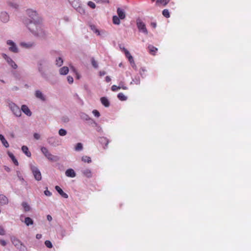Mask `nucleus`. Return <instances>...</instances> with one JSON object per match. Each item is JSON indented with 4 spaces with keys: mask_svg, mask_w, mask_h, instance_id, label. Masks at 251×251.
Returning <instances> with one entry per match:
<instances>
[{
    "mask_svg": "<svg viewBox=\"0 0 251 251\" xmlns=\"http://www.w3.org/2000/svg\"><path fill=\"white\" fill-rule=\"evenodd\" d=\"M26 12L32 20L30 21L29 24L27 23L26 21H25V24H26V26L31 32L38 35L41 29V25L39 23V17L36 11L32 9H27Z\"/></svg>",
    "mask_w": 251,
    "mask_h": 251,
    "instance_id": "obj_1",
    "label": "nucleus"
},
{
    "mask_svg": "<svg viewBox=\"0 0 251 251\" xmlns=\"http://www.w3.org/2000/svg\"><path fill=\"white\" fill-rule=\"evenodd\" d=\"M41 150L42 153L44 154V155L49 160L52 161H56L58 160V157L51 154L46 148L42 147Z\"/></svg>",
    "mask_w": 251,
    "mask_h": 251,
    "instance_id": "obj_2",
    "label": "nucleus"
},
{
    "mask_svg": "<svg viewBox=\"0 0 251 251\" xmlns=\"http://www.w3.org/2000/svg\"><path fill=\"white\" fill-rule=\"evenodd\" d=\"M9 106L15 115L17 117H20L21 115V110L14 103H10Z\"/></svg>",
    "mask_w": 251,
    "mask_h": 251,
    "instance_id": "obj_3",
    "label": "nucleus"
},
{
    "mask_svg": "<svg viewBox=\"0 0 251 251\" xmlns=\"http://www.w3.org/2000/svg\"><path fill=\"white\" fill-rule=\"evenodd\" d=\"M136 24L139 30L147 35L148 32L145 24L140 19L137 20Z\"/></svg>",
    "mask_w": 251,
    "mask_h": 251,
    "instance_id": "obj_4",
    "label": "nucleus"
},
{
    "mask_svg": "<svg viewBox=\"0 0 251 251\" xmlns=\"http://www.w3.org/2000/svg\"><path fill=\"white\" fill-rule=\"evenodd\" d=\"M31 170L35 179L38 181L41 180L42 176L39 169L35 167H32L31 168Z\"/></svg>",
    "mask_w": 251,
    "mask_h": 251,
    "instance_id": "obj_5",
    "label": "nucleus"
},
{
    "mask_svg": "<svg viewBox=\"0 0 251 251\" xmlns=\"http://www.w3.org/2000/svg\"><path fill=\"white\" fill-rule=\"evenodd\" d=\"M123 51H124L126 57L128 58V61H129L131 65L133 67L135 66V63L134 61L133 58L132 56L130 54V52L125 48H123Z\"/></svg>",
    "mask_w": 251,
    "mask_h": 251,
    "instance_id": "obj_6",
    "label": "nucleus"
},
{
    "mask_svg": "<svg viewBox=\"0 0 251 251\" xmlns=\"http://www.w3.org/2000/svg\"><path fill=\"white\" fill-rule=\"evenodd\" d=\"M7 44L10 46L9 47V50L13 52H17L18 49L15 44V43L11 40H8L7 41Z\"/></svg>",
    "mask_w": 251,
    "mask_h": 251,
    "instance_id": "obj_7",
    "label": "nucleus"
},
{
    "mask_svg": "<svg viewBox=\"0 0 251 251\" xmlns=\"http://www.w3.org/2000/svg\"><path fill=\"white\" fill-rule=\"evenodd\" d=\"M99 142L102 146H103L104 149H105V148L107 147L109 143L108 140L104 137H100L99 139Z\"/></svg>",
    "mask_w": 251,
    "mask_h": 251,
    "instance_id": "obj_8",
    "label": "nucleus"
},
{
    "mask_svg": "<svg viewBox=\"0 0 251 251\" xmlns=\"http://www.w3.org/2000/svg\"><path fill=\"white\" fill-rule=\"evenodd\" d=\"M65 175L68 177H75L76 176V174L74 170L72 169H69L65 172Z\"/></svg>",
    "mask_w": 251,
    "mask_h": 251,
    "instance_id": "obj_9",
    "label": "nucleus"
},
{
    "mask_svg": "<svg viewBox=\"0 0 251 251\" xmlns=\"http://www.w3.org/2000/svg\"><path fill=\"white\" fill-rule=\"evenodd\" d=\"M55 189L62 197L64 198H68V195L66 193L64 192L59 186H56Z\"/></svg>",
    "mask_w": 251,
    "mask_h": 251,
    "instance_id": "obj_10",
    "label": "nucleus"
},
{
    "mask_svg": "<svg viewBox=\"0 0 251 251\" xmlns=\"http://www.w3.org/2000/svg\"><path fill=\"white\" fill-rule=\"evenodd\" d=\"M21 110L23 111L24 113H25L26 115L27 116H31V112L28 108V107L25 105H23L22 106Z\"/></svg>",
    "mask_w": 251,
    "mask_h": 251,
    "instance_id": "obj_11",
    "label": "nucleus"
},
{
    "mask_svg": "<svg viewBox=\"0 0 251 251\" xmlns=\"http://www.w3.org/2000/svg\"><path fill=\"white\" fill-rule=\"evenodd\" d=\"M1 21L3 23H6L9 20V16L6 12H2L0 15Z\"/></svg>",
    "mask_w": 251,
    "mask_h": 251,
    "instance_id": "obj_12",
    "label": "nucleus"
},
{
    "mask_svg": "<svg viewBox=\"0 0 251 251\" xmlns=\"http://www.w3.org/2000/svg\"><path fill=\"white\" fill-rule=\"evenodd\" d=\"M117 14L120 19H124L126 17V15L124 11L120 8L117 9Z\"/></svg>",
    "mask_w": 251,
    "mask_h": 251,
    "instance_id": "obj_13",
    "label": "nucleus"
},
{
    "mask_svg": "<svg viewBox=\"0 0 251 251\" xmlns=\"http://www.w3.org/2000/svg\"><path fill=\"white\" fill-rule=\"evenodd\" d=\"M148 49L150 53L153 55H154L155 54V53L158 50L156 47L151 45L148 46Z\"/></svg>",
    "mask_w": 251,
    "mask_h": 251,
    "instance_id": "obj_14",
    "label": "nucleus"
},
{
    "mask_svg": "<svg viewBox=\"0 0 251 251\" xmlns=\"http://www.w3.org/2000/svg\"><path fill=\"white\" fill-rule=\"evenodd\" d=\"M43 65H44L43 61H40L38 64V70L42 75H43L45 74V69H44Z\"/></svg>",
    "mask_w": 251,
    "mask_h": 251,
    "instance_id": "obj_15",
    "label": "nucleus"
},
{
    "mask_svg": "<svg viewBox=\"0 0 251 251\" xmlns=\"http://www.w3.org/2000/svg\"><path fill=\"white\" fill-rule=\"evenodd\" d=\"M0 203L1 204H6L8 203L7 198L3 195H0Z\"/></svg>",
    "mask_w": 251,
    "mask_h": 251,
    "instance_id": "obj_16",
    "label": "nucleus"
},
{
    "mask_svg": "<svg viewBox=\"0 0 251 251\" xmlns=\"http://www.w3.org/2000/svg\"><path fill=\"white\" fill-rule=\"evenodd\" d=\"M69 72V68L67 67H63L59 70V73L61 75H66Z\"/></svg>",
    "mask_w": 251,
    "mask_h": 251,
    "instance_id": "obj_17",
    "label": "nucleus"
},
{
    "mask_svg": "<svg viewBox=\"0 0 251 251\" xmlns=\"http://www.w3.org/2000/svg\"><path fill=\"white\" fill-rule=\"evenodd\" d=\"M35 96L37 98L40 99L44 101L46 100L42 93L39 90H37L36 91Z\"/></svg>",
    "mask_w": 251,
    "mask_h": 251,
    "instance_id": "obj_18",
    "label": "nucleus"
},
{
    "mask_svg": "<svg viewBox=\"0 0 251 251\" xmlns=\"http://www.w3.org/2000/svg\"><path fill=\"white\" fill-rule=\"evenodd\" d=\"M100 101L101 103L105 107H108L109 106V102L108 99L105 97H102L100 98Z\"/></svg>",
    "mask_w": 251,
    "mask_h": 251,
    "instance_id": "obj_19",
    "label": "nucleus"
},
{
    "mask_svg": "<svg viewBox=\"0 0 251 251\" xmlns=\"http://www.w3.org/2000/svg\"><path fill=\"white\" fill-rule=\"evenodd\" d=\"M0 140L1 141L2 144L5 148H8L9 147V144L6 139L4 138V136L2 134H0Z\"/></svg>",
    "mask_w": 251,
    "mask_h": 251,
    "instance_id": "obj_20",
    "label": "nucleus"
},
{
    "mask_svg": "<svg viewBox=\"0 0 251 251\" xmlns=\"http://www.w3.org/2000/svg\"><path fill=\"white\" fill-rule=\"evenodd\" d=\"M120 89H122L123 90H127V87H123V86H118L115 85H113L111 87V90L113 92L117 91Z\"/></svg>",
    "mask_w": 251,
    "mask_h": 251,
    "instance_id": "obj_21",
    "label": "nucleus"
},
{
    "mask_svg": "<svg viewBox=\"0 0 251 251\" xmlns=\"http://www.w3.org/2000/svg\"><path fill=\"white\" fill-rule=\"evenodd\" d=\"M22 151L26 154V155L28 157H30L31 156V153L28 151V148L25 146H23L22 147Z\"/></svg>",
    "mask_w": 251,
    "mask_h": 251,
    "instance_id": "obj_22",
    "label": "nucleus"
},
{
    "mask_svg": "<svg viewBox=\"0 0 251 251\" xmlns=\"http://www.w3.org/2000/svg\"><path fill=\"white\" fill-rule=\"evenodd\" d=\"M24 222L27 226L33 224V221L29 217H26L25 219Z\"/></svg>",
    "mask_w": 251,
    "mask_h": 251,
    "instance_id": "obj_23",
    "label": "nucleus"
},
{
    "mask_svg": "<svg viewBox=\"0 0 251 251\" xmlns=\"http://www.w3.org/2000/svg\"><path fill=\"white\" fill-rule=\"evenodd\" d=\"M82 173L84 176L87 177H91L92 176L91 171L89 169H86L83 171Z\"/></svg>",
    "mask_w": 251,
    "mask_h": 251,
    "instance_id": "obj_24",
    "label": "nucleus"
},
{
    "mask_svg": "<svg viewBox=\"0 0 251 251\" xmlns=\"http://www.w3.org/2000/svg\"><path fill=\"white\" fill-rule=\"evenodd\" d=\"M22 205L23 206L25 212H27L30 210V207L26 202H23L22 203Z\"/></svg>",
    "mask_w": 251,
    "mask_h": 251,
    "instance_id": "obj_25",
    "label": "nucleus"
},
{
    "mask_svg": "<svg viewBox=\"0 0 251 251\" xmlns=\"http://www.w3.org/2000/svg\"><path fill=\"white\" fill-rule=\"evenodd\" d=\"M7 63L14 69H16L17 68V65L12 60L11 58L7 59Z\"/></svg>",
    "mask_w": 251,
    "mask_h": 251,
    "instance_id": "obj_26",
    "label": "nucleus"
},
{
    "mask_svg": "<svg viewBox=\"0 0 251 251\" xmlns=\"http://www.w3.org/2000/svg\"><path fill=\"white\" fill-rule=\"evenodd\" d=\"M117 97L120 100L122 101L126 100H127V97L122 93H119L118 94Z\"/></svg>",
    "mask_w": 251,
    "mask_h": 251,
    "instance_id": "obj_27",
    "label": "nucleus"
},
{
    "mask_svg": "<svg viewBox=\"0 0 251 251\" xmlns=\"http://www.w3.org/2000/svg\"><path fill=\"white\" fill-rule=\"evenodd\" d=\"M120 18L117 16L113 17V23L115 25H119L120 24Z\"/></svg>",
    "mask_w": 251,
    "mask_h": 251,
    "instance_id": "obj_28",
    "label": "nucleus"
},
{
    "mask_svg": "<svg viewBox=\"0 0 251 251\" xmlns=\"http://www.w3.org/2000/svg\"><path fill=\"white\" fill-rule=\"evenodd\" d=\"M21 45L23 47H24L26 48H29L32 47L34 44L33 43H21Z\"/></svg>",
    "mask_w": 251,
    "mask_h": 251,
    "instance_id": "obj_29",
    "label": "nucleus"
},
{
    "mask_svg": "<svg viewBox=\"0 0 251 251\" xmlns=\"http://www.w3.org/2000/svg\"><path fill=\"white\" fill-rule=\"evenodd\" d=\"M90 27L91 28V29L95 33L97 34V35H100V31L96 28L95 25H90Z\"/></svg>",
    "mask_w": 251,
    "mask_h": 251,
    "instance_id": "obj_30",
    "label": "nucleus"
},
{
    "mask_svg": "<svg viewBox=\"0 0 251 251\" xmlns=\"http://www.w3.org/2000/svg\"><path fill=\"white\" fill-rule=\"evenodd\" d=\"M11 241L12 243L15 246H18L19 245H22V244L21 243V242L16 238H13L11 239Z\"/></svg>",
    "mask_w": 251,
    "mask_h": 251,
    "instance_id": "obj_31",
    "label": "nucleus"
},
{
    "mask_svg": "<svg viewBox=\"0 0 251 251\" xmlns=\"http://www.w3.org/2000/svg\"><path fill=\"white\" fill-rule=\"evenodd\" d=\"M82 161H83L84 162H87V163H89L91 162V159L89 156H83L82 157Z\"/></svg>",
    "mask_w": 251,
    "mask_h": 251,
    "instance_id": "obj_32",
    "label": "nucleus"
},
{
    "mask_svg": "<svg viewBox=\"0 0 251 251\" xmlns=\"http://www.w3.org/2000/svg\"><path fill=\"white\" fill-rule=\"evenodd\" d=\"M9 156L11 158L14 164L15 165L18 166L19 165V163L17 160L15 158L14 155L13 154H9Z\"/></svg>",
    "mask_w": 251,
    "mask_h": 251,
    "instance_id": "obj_33",
    "label": "nucleus"
},
{
    "mask_svg": "<svg viewBox=\"0 0 251 251\" xmlns=\"http://www.w3.org/2000/svg\"><path fill=\"white\" fill-rule=\"evenodd\" d=\"M162 15L166 18H169L170 16V12L168 9H164L162 11Z\"/></svg>",
    "mask_w": 251,
    "mask_h": 251,
    "instance_id": "obj_34",
    "label": "nucleus"
},
{
    "mask_svg": "<svg viewBox=\"0 0 251 251\" xmlns=\"http://www.w3.org/2000/svg\"><path fill=\"white\" fill-rule=\"evenodd\" d=\"M63 59H62V58L58 57V58L56 59V64L58 66H59V67L61 66L63 64Z\"/></svg>",
    "mask_w": 251,
    "mask_h": 251,
    "instance_id": "obj_35",
    "label": "nucleus"
},
{
    "mask_svg": "<svg viewBox=\"0 0 251 251\" xmlns=\"http://www.w3.org/2000/svg\"><path fill=\"white\" fill-rule=\"evenodd\" d=\"M82 149H83V146H82V144L80 143H77L75 147V150L76 151H81L82 150Z\"/></svg>",
    "mask_w": 251,
    "mask_h": 251,
    "instance_id": "obj_36",
    "label": "nucleus"
},
{
    "mask_svg": "<svg viewBox=\"0 0 251 251\" xmlns=\"http://www.w3.org/2000/svg\"><path fill=\"white\" fill-rule=\"evenodd\" d=\"M58 133L60 136H65L67 134V131L64 129L61 128L59 129Z\"/></svg>",
    "mask_w": 251,
    "mask_h": 251,
    "instance_id": "obj_37",
    "label": "nucleus"
},
{
    "mask_svg": "<svg viewBox=\"0 0 251 251\" xmlns=\"http://www.w3.org/2000/svg\"><path fill=\"white\" fill-rule=\"evenodd\" d=\"M91 63H92V66L95 68H97L98 67V64L97 61L95 60V59L94 58H92Z\"/></svg>",
    "mask_w": 251,
    "mask_h": 251,
    "instance_id": "obj_38",
    "label": "nucleus"
},
{
    "mask_svg": "<svg viewBox=\"0 0 251 251\" xmlns=\"http://www.w3.org/2000/svg\"><path fill=\"white\" fill-rule=\"evenodd\" d=\"M45 244L46 246L48 248H51L52 247V245L51 242L49 240H46L45 242Z\"/></svg>",
    "mask_w": 251,
    "mask_h": 251,
    "instance_id": "obj_39",
    "label": "nucleus"
},
{
    "mask_svg": "<svg viewBox=\"0 0 251 251\" xmlns=\"http://www.w3.org/2000/svg\"><path fill=\"white\" fill-rule=\"evenodd\" d=\"M88 5L93 9H94L96 7L95 3L91 1L88 2Z\"/></svg>",
    "mask_w": 251,
    "mask_h": 251,
    "instance_id": "obj_40",
    "label": "nucleus"
},
{
    "mask_svg": "<svg viewBox=\"0 0 251 251\" xmlns=\"http://www.w3.org/2000/svg\"><path fill=\"white\" fill-rule=\"evenodd\" d=\"M160 2L164 5H166L168 3V0H157L156 2Z\"/></svg>",
    "mask_w": 251,
    "mask_h": 251,
    "instance_id": "obj_41",
    "label": "nucleus"
},
{
    "mask_svg": "<svg viewBox=\"0 0 251 251\" xmlns=\"http://www.w3.org/2000/svg\"><path fill=\"white\" fill-rule=\"evenodd\" d=\"M92 113L95 115V116L97 117H99L100 116V113L97 110H94Z\"/></svg>",
    "mask_w": 251,
    "mask_h": 251,
    "instance_id": "obj_42",
    "label": "nucleus"
},
{
    "mask_svg": "<svg viewBox=\"0 0 251 251\" xmlns=\"http://www.w3.org/2000/svg\"><path fill=\"white\" fill-rule=\"evenodd\" d=\"M67 80H68V82L70 83V84H72L73 83V81H74V79H73V77L71 76H68L67 77Z\"/></svg>",
    "mask_w": 251,
    "mask_h": 251,
    "instance_id": "obj_43",
    "label": "nucleus"
},
{
    "mask_svg": "<svg viewBox=\"0 0 251 251\" xmlns=\"http://www.w3.org/2000/svg\"><path fill=\"white\" fill-rule=\"evenodd\" d=\"M69 119L67 117H63L62 118V121L63 123H67L69 122Z\"/></svg>",
    "mask_w": 251,
    "mask_h": 251,
    "instance_id": "obj_44",
    "label": "nucleus"
},
{
    "mask_svg": "<svg viewBox=\"0 0 251 251\" xmlns=\"http://www.w3.org/2000/svg\"><path fill=\"white\" fill-rule=\"evenodd\" d=\"M44 194L47 196H50L51 195V193L50 191H49L48 189L44 191Z\"/></svg>",
    "mask_w": 251,
    "mask_h": 251,
    "instance_id": "obj_45",
    "label": "nucleus"
},
{
    "mask_svg": "<svg viewBox=\"0 0 251 251\" xmlns=\"http://www.w3.org/2000/svg\"><path fill=\"white\" fill-rule=\"evenodd\" d=\"M4 234L5 230L4 228L1 226H0V235H3Z\"/></svg>",
    "mask_w": 251,
    "mask_h": 251,
    "instance_id": "obj_46",
    "label": "nucleus"
},
{
    "mask_svg": "<svg viewBox=\"0 0 251 251\" xmlns=\"http://www.w3.org/2000/svg\"><path fill=\"white\" fill-rule=\"evenodd\" d=\"M70 68H71V70L76 75H78V73L77 72L75 68L73 66H70Z\"/></svg>",
    "mask_w": 251,
    "mask_h": 251,
    "instance_id": "obj_47",
    "label": "nucleus"
},
{
    "mask_svg": "<svg viewBox=\"0 0 251 251\" xmlns=\"http://www.w3.org/2000/svg\"><path fill=\"white\" fill-rule=\"evenodd\" d=\"M34 137L35 138V139H36V140H38L40 139V135L38 134V133H35L34 134Z\"/></svg>",
    "mask_w": 251,
    "mask_h": 251,
    "instance_id": "obj_48",
    "label": "nucleus"
},
{
    "mask_svg": "<svg viewBox=\"0 0 251 251\" xmlns=\"http://www.w3.org/2000/svg\"><path fill=\"white\" fill-rule=\"evenodd\" d=\"M0 244L2 246H5L6 245V242L5 240H0Z\"/></svg>",
    "mask_w": 251,
    "mask_h": 251,
    "instance_id": "obj_49",
    "label": "nucleus"
},
{
    "mask_svg": "<svg viewBox=\"0 0 251 251\" xmlns=\"http://www.w3.org/2000/svg\"><path fill=\"white\" fill-rule=\"evenodd\" d=\"M106 74V72L105 71H100L99 72V75L100 76H102Z\"/></svg>",
    "mask_w": 251,
    "mask_h": 251,
    "instance_id": "obj_50",
    "label": "nucleus"
},
{
    "mask_svg": "<svg viewBox=\"0 0 251 251\" xmlns=\"http://www.w3.org/2000/svg\"><path fill=\"white\" fill-rule=\"evenodd\" d=\"M118 86H123V87H127L126 86H125V83L124 82H120Z\"/></svg>",
    "mask_w": 251,
    "mask_h": 251,
    "instance_id": "obj_51",
    "label": "nucleus"
},
{
    "mask_svg": "<svg viewBox=\"0 0 251 251\" xmlns=\"http://www.w3.org/2000/svg\"><path fill=\"white\" fill-rule=\"evenodd\" d=\"M3 57L7 61V59L10 58L6 54L3 53L2 54Z\"/></svg>",
    "mask_w": 251,
    "mask_h": 251,
    "instance_id": "obj_52",
    "label": "nucleus"
},
{
    "mask_svg": "<svg viewBox=\"0 0 251 251\" xmlns=\"http://www.w3.org/2000/svg\"><path fill=\"white\" fill-rule=\"evenodd\" d=\"M105 81L106 82H109L111 81V78L108 76H106Z\"/></svg>",
    "mask_w": 251,
    "mask_h": 251,
    "instance_id": "obj_53",
    "label": "nucleus"
},
{
    "mask_svg": "<svg viewBox=\"0 0 251 251\" xmlns=\"http://www.w3.org/2000/svg\"><path fill=\"white\" fill-rule=\"evenodd\" d=\"M151 25L153 28H155L156 27V23L152 22L151 23Z\"/></svg>",
    "mask_w": 251,
    "mask_h": 251,
    "instance_id": "obj_54",
    "label": "nucleus"
},
{
    "mask_svg": "<svg viewBox=\"0 0 251 251\" xmlns=\"http://www.w3.org/2000/svg\"><path fill=\"white\" fill-rule=\"evenodd\" d=\"M36 237L38 239H40L42 238V235L41 234H36Z\"/></svg>",
    "mask_w": 251,
    "mask_h": 251,
    "instance_id": "obj_55",
    "label": "nucleus"
},
{
    "mask_svg": "<svg viewBox=\"0 0 251 251\" xmlns=\"http://www.w3.org/2000/svg\"><path fill=\"white\" fill-rule=\"evenodd\" d=\"M47 220L49 221H51L52 220V217L50 215H48L47 216Z\"/></svg>",
    "mask_w": 251,
    "mask_h": 251,
    "instance_id": "obj_56",
    "label": "nucleus"
},
{
    "mask_svg": "<svg viewBox=\"0 0 251 251\" xmlns=\"http://www.w3.org/2000/svg\"><path fill=\"white\" fill-rule=\"evenodd\" d=\"M76 75V77H77V79H79V77H80V75H79L78 74V75Z\"/></svg>",
    "mask_w": 251,
    "mask_h": 251,
    "instance_id": "obj_57",
    "label": "nucleus"
},
{
    "mask_svg": "<svg viewBox=\"0 0 251 251\" xmlns=\"http://www.w3.org/2000/svg\"><path fill=\"white\" fill-rule=\"evenodd\" d=\"M0 81H1L2 82L4 83V81L3 80H0Z\"/></svg>",
    "mask_w": 251,
    "mask_h": 251,
    "instance_id": "obj_58",
    "label": "nucleus"
},
{
    "mask_svg": "<svg viewBox=\"0 0 251 251\" xmlns=\"http://www.w3.org/2000/svg\"><path fill=\"white\" fill-rule=\"evenodd\" d=\"M6 170H7V171H8L9 170V169L8 168H7V169H6Z\"/></svg>",
    "mask_w": 251,
    "mask_h": 251,
    "instance_id": "obj_59",
    "label": "nucleus"
}]
</instances>
